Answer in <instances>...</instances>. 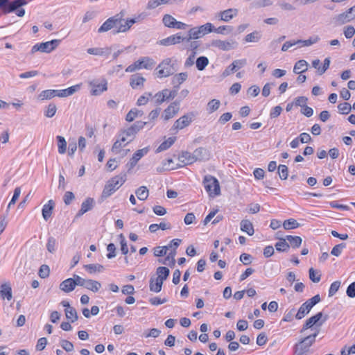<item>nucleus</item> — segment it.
<instances>
[{
    "label": "nucleus",
    "instance_id": "f257e3e1",
    "mask_svg": "<svg viewBox=\"0 0 355 355\" xmlns=\"http://www.w3.org/2000/svg\"><path fill=\"white\" fill-rule=\"evenodd\" d=\"M146 125V122L137 121L129 128L122 130L117 135L116 140L112 146V152L115 155L121 153L123 148L133 141L137 132Z\"/></svg>",
    "mask_w": 355,
    "mask_h": 355
},
{
    "label": "nucleus",
    "instance_id": "f03ea898",
    "mask_svg": "<svg viewBox=\"0 0 355 355\" xmlns=\"http://www.w3.org/2000/svg\"><path fill=\"white\" fill-rule=\"evenodd\" d=\"M27 4L26 0H1V12L4 14L14 12L19 17L25 15L23 6Z\"/></svg>",
    "mask_w": 355,
    "mask_h": 355
},
{
    "label": "nucleus",
    "instance_id": "7ed1b4c3",
    "mask_svg": "<svg viewBox=\"0 0 355 355\" xmlns=\"http://www.w3.org/2000/svg\"><path fill=\"white\" fill-rule=\"evenodd\" d=\"M127 175L125 172L110 178L105 184L102 192V197L107 198L117 191L126 181Z\"/></svg>",
    "mask_w": 355,
    "mask_h": 355
},
{
    "label": "nucleus",
    "instance_id": "20e7f679",
    "mask_svg": "<svg viewBox=\"0 0 355 355\" xmlns=\"http://www.w3.org/2000/svg\"><path fill=\"white\" fill-rule=\"evenodd\" d=\"M318 332L301 340L295 346L294 355H308L310 347L315 343Z\"/></svg>",
    "mask_w": 355,
    "mask_h": 355
},
{
    "label": "nucleus",
    "instance_id": "39448f33",
    "mask_svg": "<svg viewBox=\"0 0 355 355\" xmlns=\"http://www.w3.org/2000/svg\"><path fill=\"white\" fill-rule=\"evenodd\" d=\"M213 31L214 26L209 22L200 26L193 27L188 31L187 42H189L191 40L199 39L204 35L213 32Z\"/></svg>",
    "mask_w": 355,
    "mask_h": 355
},
{
    "label": "nucleus",
    "instance_id": "423d86ee",
    "mask_svg": "<svg viewBox=\"0 0 355 355\" xmlns=\"http://www.w3.org/2000/svg\"><path fill=\"white\" fill-rule=\"evenodd\" d=\"M203 185L206 191L210 197L219 196L220 193V188L218 180L214 176L207 175L204 177Z\"/></svg>",
    "mask_w": 355,
    "mask_h": 355
},
{
    "label": "nucleus",
    "instance_id": "0eeeda50",
    "mask_svg": "<svg viewBox=\"0 0 355 355\" xmlns=\"http://www.w3.org/2000/svg\"><path fill=\"white\" fill-rule=\"evenodd\" d=\"M155 64L153 59L149 57H142L134 63L128 66L125 69V72L132 73L137 70L142 69H151Z\"/></svg>",
    "mask_w": 355,
    "mask_h": 355
},
{
    "label": "nucleus",
    "instance_id": "6e6552de",
    "mask_svg": "<svg viewBox=\"0 0 355 355\" xmlns=\"http://www.w3.org/2000/svg\"><path fill=\"white\" fill-rule=\"evenodd\" d=\"M157 77L159 78L168 77L174 72L173 60L170 58L164 59L157 67Z\"/></svg>",
    "mask_w": 355,
    "mask_h": 355
},
{
    "label": "nucleus",
    "instance_id": "1a4fd4ad",
    "mask_svg": "<svg viewBox=\"0 0 355 355\" xmlns=\"http://www.w3.org/2000/svg\"><path fill=\"white\" fill-rule=\"evenodd\" d=\"M60 42L59 40H52L46 42L37 43L32 47L31 53H34L37 51L50 53L59 45Z\"/></svg>",
    "mask_w": 355,
    "mask_h": 355
},
{
    "label": "nucleus",
    "instance_id": "9d476101",
    "mask_svg": "<svg viewBox=\"0 0 355 355\" xmlns=\"http://www.w3.org/2000/svg\"><path fill=\"white\" fill-rule=\"evenodd\" d=\"M355 17V6L349 8L346 12L337 15L335 18L336 25L340 26L352 21Z\"/></svg>",
    "mask_w": 355,
    "mask_h": 355
},
{
    "label": "nucleus",
    "instance_id": "9b49d317",
    "mask_svg": "<svg viewBox=\"0 0 355 355\" xmlns=\"http://www.w3.org/2000/svg\"><path fill=\"white\" fill-rule=\"evenodd\" d=\"M181 239H173L167 247V250L169 251L168 255L165 259V261L163 262L164 264H166L167 262H172L173 263L175 262L174 257L176 254V249L178 248L180 244L181 243Z\"/></svg>",
    "mask_w": 355,
    "mask_h": 355
},
{
    "label": "nucleus",
    "instance_id": "f8f14e48",
    "mask_svg": "<svg viewBox=\"0 0 355 355\" xmlns=\"http://www.w3.org/2000/svg\"><path fill=\"white\" fill-rule=\"evenodd\" d=\"M176 94V90H170L168 89H164L156 93L154 96V98L155 99V103L159 105L162 104L166 100L174 98Z\"/></svg>",
    "mask_w": 355,
    "mask_h": 355
},
{
    "label": "nucleus",
    "instance_id": "ddd939ff",
    "mask_svg": "<svg viewBox=\"0 0 355 355\" xmlns=\"http://www.w3.org/2000/svg\"><path fill=\"white\" fill-rule=\"evenodd\" d=\"M193 113L183 115L174 122L173 128L174 130H182L187 127L193 121Z\"/></svg>",
    "mask_w": 355,
    "mask_h": 355
},
{
    "label": "nucleus",
    "instance_id": "4468645a",
    "mask_svg": "<svg viewBox=\"0 0 355 355\" xmlns=\"http://www.w3.org/2000/svg\"><path fill=\"white\" fill-rule=\"evenodd\" d=\"M119 23L117 26H116L114 33H125L128 31L131 26L137 21V19H122L121 18L118 17Z\"/></svg>",
    "mask_w": 355,
    "mask_h": 355
},
{
    "label": "nucleus",
    "instance_id": "2eb2a0df",
    "mask_svg": "<svg viewBox=\"0 0 355 355\" xmlns=\"http://www.w3.org/2000/svg\"><path fill=\"white\" fill-rule=\"evenodd\" d=\"M179 103L173 102L170 104L164 111L162 119L164 121H168L175 116L179 112Z\"/></svg>",
    "mask_w": 355,
    "mask_h": 355
},
{
    "label": "nucleus",
    "instance_id": "dca6fc26",
    "mask_svg": "<svg viewBox=\"0 0 355 355\" xmlns=\"http://www.w3.org/2000/svg\"><path fill=\"white\" fill-rule=\"evenodd\" d=\"M184 41L187 42V37H184L180 33H178L162 39L158 43L163 46H171L179 44Z\"/></svg>",
    "mask_w": 355,
    "mask_h": 355
},
{
    "label": "nucleus",
    "instance_id": "f3484780",
    "mask_svg": "<svg viewBox=\"0 0 355 355\" xmlns=\"http://www.w3.org/2000/svg\"><path fill=\"white\" fill-rule=\"evenodd\" d=\"M215 46L223 51H230L236 48L238 44L234 40H216L214 42Z\"/></svg>",
    "mask_w": 355,
    "mask_h": 355
},
{
    "label": "nucleus",
    "instance_id": "a211bd4d",
    "mask_svg": "<svg viewBox=\"0 0 355 355\" xmlns=\"http://www.w3.org/2000/svg\"><path fill=\"white\" fill-rule=\"evenodd\" d=\"M92 94L98 96L107 89V82L105 79L102 80L101 83L91 82Z\"/></svg>",
    "mask_w": 355,
    "mask_h": 355
},
{
    "label": "nucleus",
    "instance_id": "6ab92c4d",
    "mask_svg": "<svg viewBox=\"0 0 355 355\" xmlns=\"http://www.w3.org/2000/svg\"><path fill=\"white\" fill-rule=\"evenodd\" d=\"M119 23L118 16H114L108 18L98 28V33H104L111 30L113 28H116Z\"/></svg>",
    "mask_w": 355,
    "mask_h": 355
},
{
    "label": "nucleus",
    "instance_id": "aec40b11",
    "mask_svg": "<svg viewBox=\"0 0 355 355\" xmlns=\"http://www.w3.org/2000/svg\"><path fill=\"white\" fill-rule=\"evenodd\" d=\"M146 78L139 73L133 74L130 78V85L133 89H141L144 87Z\"/></svg>",
    "mask_w": 355,
    "mask_h": 355
},
{
    "label": "nucleus",
    "instance_id": "412c9836",
    "mask_svg": "<svg viewBox=\"0 0 355 355\" xmlns=\"http://www.w3.org/2000/svg\"><path fill=\"white\" fill-rule=\"evenodd\" d=\"M148 148L146 147L142 149H139L137 150L132 155V158L130 159L128 164L130 168H133L136 166L138 161L141 159L144 155H146L148 153Z\"/></svg>",
    "mask_w": 355,
    "mask_h": 355
},
{
    "label": "nucleus",
    "instance_id": "4be33fe9",
    "mask_svg": "<svg viewBox=\"0 0 355 355\" xmlns=\"http://www.w3.org/2000/svg\"><path fill=\"white\" fill-rule=\"evenodd\" d=\"M238 15L236 8H229L219 12L220 19L223 21H229Z\"/></svg>",
    "mask_w": 355,
    "mask_h": 355
},
{
    "label": "nucleus",
    "instance_id": "5701e85b",
    "mask_svg": "<svg viewBox=\"0 0 355 355\" xmlns=\"http://www.w3.org/2000/svg\"><path fill=\"white\" fill-rule=\"evenodd\" d=\"M193 153L196 162H204L208 160L209 158L207 150L204 148H196Z\"/></svg>",
    "mask_w": 355,
    "mask_h": 355
},
{
    "label": "nucleus",
    "instance_id": "b1692460",
    "mask_svg": "<svg viewBox=\"0 0 355 355\" xmlns=\"http://www.w3.org/2000/svg\"><path fill=\"white\" fill-rule=\"evenodd\" d=\"M322 313L319 312L315 315L309 318L304 324L302 331H304L306 329H308L311 327H312L313 325L316 324L322 318Z\"/></svg>",
    "mask_w": 355,
    "mask_h": 355
},
{
    "label": "nucleus",
    "instance_id": "393cba45",
    "mask_svg": "<svg viewBox=\"0 0 355 355\" xmlns=\"http://www.w3.org/2000/svg\"><path fill=\"white\" fill-rule=\"evenodd\" d=\"M75 283L73 278H68L60 283V289L65 293L71 292L75 288Z\"/></svg>",
    "mask_w": 355,
    "mask_h": 355
},
{
    "label": "nucleus",
    "instance_id": "a878e982",
    "mask_svg": "<svg viewBox=\"0 0 355 355\" xmlns=\"http://www.w3.org/2000/svg\"><path fill=\"white\" fill-rule=\"evenodd\" d=\"M178 159L183 165H189L196 162L193 153L189 152H182L180 155Z\"/></svg>",
    "mask_w": 355,
    "mask_h": 355
},
{
    "label": "nucleus",
    "instance_id": "bb28decb",
    "mask_svg": "<svg viewBox=\"0 0 355 355\" xmlns=\"http://www.w3.org/2000/svg\"><path fill=\"white\" fill-rule=\"evenodd\" d=\"M94 205V200L92 198H87L85 201H83L81 204L80 209L78 211V215L81 216L88 211L91 210Z\"/></svg>",
    "mask_w": 355,
    "mask_h": 355
},
{
    "label": "nucleus",
    "instance_id": "cd10ccee",
    "mask_svg": "<svg viewBox=\"0 0 355 355\" xmlns=\"http://www.w3.org/2000/svg\"><path fill=\"white\" fill-rule=\"evenodd\" d=\"M312 308L313 307L311 306V305L306 301L301 305V306L297 311L295 314V318L297 320H301L310 312Z\"/></svg>",
    "mask_w": 355,
    "mask_h": 355
},
{
    "label": "nucleus",
    "instance_id": "c85d7f7f",
    "mask_svg": "<svg viewBox=\"0 0 355 355\" xmlns=\"http://www.w3.org/2000/svg\"><path fill=\"white\" fill-rule=\"evenodd\" d=\"M84 288L94 293H97L101 288V284L96 280L87 279Z\"/></svg>",
    "mask_w": 355,
    "mask_h": 355
},
{
    "label": "nucleus",
    "instance_id": "c756f323",
    "mask_svg": "<svg viewBox=\"0 0 355 355\" xmlns=\"http://www.w3.org/2000/svg\"><path fill=\"white\" fill-rule=\"evenodd\" d=\"M54 207V202L52 200L48 201L42 207V216L45 220H47L51 216L52 210Z\"/></svg>",
    "mask_w": 355,
    "mask_h": 355
},
{
    "label": "nucleus",
    "instance_id": "7c9ffc66",
    "mask_svg": "<svg viewBox=\"0 0 355 355\" xmlns=\"http://www.w3.org/2000/svg\"><path fill=\"white\" fill-rule=\"evenodd\" d=\"M163 282L155 277H151L149 282V289L154 293H159L162 290Z\"/></svg>",
    "mask_w": 355,
    "mask_h": 355
},
{
    "label": "nucleus",
    "instance_id": "2f4dec72",
    "mask_svg": "<svg viewBox=\"0 0 355 355\" xmlns=\"http://www.w3.org/2000/svg\"><path fill=\"white\" fill-rule=\"evenodd\" d=\"M309 64L304 60L297 61L293 67V72L297 74L302 73L308 69Z\"/></svg>",
    "mask_w": 355,
    "mask_h": 355
},
{
    "label": "nucleus",
    "instance_id": "473e14b6",
    "mask_svg": "<svg viewBox=\"0 0 355 355\" xmlns=\"http://www.w3.org/2000/svg\"><path fill=\"white\" fill-rule=\"evenodd\" d=\"M240 225L241 231L246 232L249 236L254 234V230L252 223L249 220H242Z\"/></svg>",
    "mask_w": 355,
    "mask_h": 355
},
{
    "label": "nucleus",
    "instance_id": "72a5a7b5",
    "mask_svg": "<svg viewBox=\"0 0 355 355\" xmlns=\"http://www.w3.org/2000/svg\"><path fill=\"white\" fill-rule=\"evenodd\" d=\"M80 89V85H73L67 89H60V97H67L73 95Z\"/></svg>",
    "mask_w": 355,
    "mask_h": 355
},
{
    "label": "nucleus",
    "instance_id": "f704fd0d",
    "mask_svg": "<svg viewBox=\"0 0 355 355\" xmlns=\"http://www.w3.org/2000/svg\"><path fill=\"white\" fill-rule=\"evenodd\" d=\"M87 52L90 55H108L110 52V48H89L87 49Z\"/></svg>",
    "mask_w": 355,
    "mask_h": 355
},
{
    "label": "nucleus",
    "instance_id": "c9c22d12",
    "mask_svg": "<svg viewBox=\"0 0 355 355\" xmlns=\"http://www.w3.org/2000/svg\"><path fill=\"white\" fill-rule=\"evenodd\" d=\"M175 141V137H168L163 141L156 149V153H160L169 148Z\"/></svg>",
    "mask_w": 355,
    "mask_h": 355
},
{
    "label": "nucleus",
    "instance_id": "e433bc0d",
    "mask_svg": "<svg viewBox=\"0 0 355 355\" xmlns=\"http://www.w3.org/2000/svg\"><path fill=\"white\" fill-rule=\"evenodd\" d=\"M84 268L89 274L101 272L104 270V267L102 265L98 263L87 264L85 265Z\"/></svg>",
    "mask_w": 355,
    "mask_h": 355
},
{
    "label": "nucleus",
    "instance_id": "4c0bfd02",
    "mask_svg": "<svg viewBox=\"0 0 355 355\" xmlns=\"http://www.w3.org/2000/svg\"><path fill=\"white\" fill-rule=\"evenodd\" d=\"M58 141V151L60 154L63 155L67 150V141L64 137L58 135L56 137Z\"/></svg>",
    "mask_w": 355,
    "mask_h": 355
},
{
    "label": "nucleus",
    "instance_id": "58836bf2",
    "mask_svg": "<svg viewBox=\"0 0 355 355\" xmlns=\"http://www.w3.org/2000/svg\"><path fill=\"white\" fill-rule=\"evenodd\" d=\"M171 228V224L168 223H160L159 224H151L150 226H149V230L151 232H157L159 229H161L162 230H169Z\"/></svg>",
    "mask_w": 355,
    "mask_h": 355
},
{
    "label": "nucleus",
    "instance_id": "ea45409f",
    "mask_svg": "<svg viewBox=\"0 0 355 355\" xmlns=\"http://www.w3.org/2000/svg\"><path fill=\"white\" fill-rule=\"evenodd\" d=\"M157 277L155 278L160 279L164 282V281L167 279L169 275V269L164 266L159 267L157 269Z\"/></svg>",
    "mask_w": 355,
    "mask_h": 355
},
{
    "label": "nucleus",
    "instance_id": "a19ab883",
    "mask_svg": "<svg viewBox=\"0 0 355 355\" xmlns=\"http://www.w3.org/2000/svg\"><path fill=\"white\" fill-rule=\"evenodd\" d=\"M135 193L139 200H145L148 197V189L146 187L141 186L136 190Z\"/></svg>",
    "mask_w": 355,
    "mask_h": 355
},
{
    "label": "nucleus",
    "instance_id": "79ce46f5",
    "mask_svg": "<svg viewBox=\"0 0 355 355\" xmlns=\"http://www.w3.org/2000/svg\"><path fill=\"white\" fill-rule=\"evenodd\" d=\"M286 240L289 241L292 248H298L301 245L302 239L298 236L287 235Z\"/></svg>",
    "mask_w": 355,
    "mask_h": 355
},
{
    "label": "nucleus",
    "instance_id": "37998d69",
    "mask_svg": "<svg viewBox=\"0 0 355 355\" xmlns=\"http://www.w3.org/2000/svg\"><path fill=\"white\" fill-rule=\"evenodd\" d=\"M188 78V74L186 72L179 73L175 75L173 78V84L180 85L183 83Z\"/></svg>",
    "mask_w": 355,
    "mask_h": 355
},
{
    "label": "nucleus",
    "instance_id": "c03bdc74",
    "mask_svg": "<svg viewBox=\"0 0 355 355\" xmlns=\"http://www.w3.org/2000/svg\"><path fill=\"white\" fill-rule=\"evenodd\" d=\"M143 114V112L136 108L131 109L127 114L125 120L128 122H132L135 118L140 116Z\"/></svg>",
    "mask_w": 355,
    "mask_h": 355
},
{
    "label": "nucleus",
    "instance_id": "a18cd8bd",
    "mask_svg": "<svg viewBox=\"0 0 355 355\" xmlns=\"http://www.w3.org/2000/svg\"><path fill=\"white\" fill-rule=\"evenodd\" d=\"M283 227L286 230L296 229L300 227V223L295 219L290 218L284 220Z\"/></svg>",
    "mask_w": 355,
    "mask_h": 355
},
{
    "label": "nucleus",
    "instance_id": "49530a36",
    "mask_svg": "<svg viewBox=\"0 0 355 355\" xmlns=\"http://www.w3.org/2000/svg\"><path fill=\"white\" fill-rule=\"evenodd\" d=\"M1 297L10 301L12 297V289L7 284H1Z\"/></svg>",
    "mask_w": 355,
    "mask_h": 355
},
{
    "label": "nucleus",
    "instance_id": "de8ad7c7",
    "mask_svg": "<svg viewBox=\"0 0 355 355\" xmlns=\"http://www.w3.org/2000/svg\"><path fill=\"white\" fill-rule=\"evenodd\" d=\"M66 318L73 322L78 320V315L76 309L73 307L69 308V309H64Z\"/></svg>",
    "mask_w": 355,
    "mask_h": 355
},
{
    "label": "nucleus",
    "instance_id": "09e8293b",
    "mask_svg": "<svg viewBox=\"0 0 355 355\" xmlns=\"http://www.w3.org/2000/svg\"><path fill=\"white\" fill-rule=\"evenodd\" d=\"M220 105V102L218 99H212L207 103V110L209 113L216 111Z\"/></svg>",
    "mask_w": 355,
    "mask_h": 355
},
{
    "label": "nucleus",
    "instance_id": "8fccbe9b",
    "mask_svg": "<svg viewBox=\"0 0 355 355\" xmlns=\"http://www.w3.org/2000/svg\"><path fill=\"white\" fill-rule=\"evenodd\" d=\"M289 247V245L286 242V238L281 239L275 244V248L279 252H286L288 250Z\"/></svg>",
    "mask_w": 355,
    "mask_h": 355
},
{
    "label": "nucleus",
    "instance_id": "3c124183",
    "mask_svg": "<svg viewBox=\"0 0 355 355\" xmlns=\"http://www.w3.org/2000/svg\"><path fill=\"white\" fill-rule=\"evenodd\" d=\"M209 64V60L205 56H200L196 60V67L198 70L202 71Z\"/></svg>",
    "mask_w": 355,
    "mask_h": 355
},
{
    "label": "nucleus",
    "instance_id": "603ef678",
    "mask_svg": "<svg viewBox=\"0 0 355 355\" xmlns=\"http://www.w3.org/2000/svg\"><path fill=\"white\" fill-rule=\"evenodd\" d=\"M164 24L169 28H173L175 26L176 19L170 15H165L162 19Z\"/></svg>",
    "mask_w": 355,
    "mask_h": 355
},
{
    "label": "nucleus",
    "instance_id": "864d4df0",
    "mask_svg": "<svg viewBox=\"0 0 355 355\" xmlns=\"http://www.w3.org/2000/svg\"><path fill=\"white\" fill-rule=\"evenodd\" d=\"M56 111V105L54 103H50L48 105L46 110H44V115L47 118H51L55 114Z\"/></svg>",
    "mask_w": 355,
    "mask_h": 355
},
{
    "label": "nucleus",
    "instance_id": "5fc2aeb1",
    "mask_svg": "<svg viewBox=\"0 0 355 355\" xmlns=\"http://www.w3.org/2000/svg\"><path fill=\"white\" fill-rule=\"evenodd\" d=\"M261 39V34L254 31L245 36V40L246 42H257Z\"/></svg>",
    "mask_w": 355,
    "mask_h": 355
},
{
    "label": "nucleus",
    "instance_id": "6e6d98bb",
    "mask_svg": "<svg viewBox=\"0 0 355 355\" xmlns=\"http://www.w3.org/2000/svg\"><path fill=\"white\" fill-rule=\"evenodd\" d=\"M151 97L152 94L150 92H145L137 99V105L138 106H141L147 104Z\"/></svg>",
    "mask_w": 355,
    "mask_h": 355
},
{
    "label": "nucleus",
    "instance_id": "4d7b16f0",
    "mask_svg": "<svg viewBox=\"0 0 355 355\" xmlns=\"http://www.w3.org/2000/svg\"><path fill=\"white\" fill-rule=\"evenodd\" d=\"M296 313L297 312L295 308L287 309L284 313L282 320L284 322H291L294 318V315L295 316Z\"/></svg>",
    "mask_w": 355,
    "mask_h": 355
},
{
    "label": "nucleus",
    "instance_id": "13d9d810",
    "mask_svg": "<svg viewBox=\"0 0 355 355\" xmlns=\"http://www.w3.org/2000/svg\"><path fill=\"white\" fill-rule=\"evenodd\" d=\"M338 109L340 114H347L352 110V106L348 103H342L338 105Z\"/></svg>",
    "mask_w": 355,
    "mask_h": 355
},
{
    "label": "nucleus",
    "instance_id": "bf43d9fd",
    "mask_svg": "<svg viewBox=\"0 0 355 355\" xmlns=\"http://www.w3.org/2000/svg\"><path fill=\"white\" fill-rule=\"evenodd\" d=\"M53 98V97L52 95L51 89L43 90L37 96V98L40 101L50 100Z\"/></svg>",
    "mask_w": 355,
    "mask_h": 355
},
{
    "label": "nucleus",
    "instance_id": "052dcab7",
    "mask_svg": "<svg viewBox=\"0 0 355 355\" xmlns=\"http://www.w3.org/2000/svg\"><path fill=\"white\" fill-rule=\"evenodd\" d=\"M309 278L310 279L315 282H319L320 281L321 275L318 271L315 270L313 268L309 269Z\"/></svg>",
    "mask_w": 355,
    "mask_h": 355
},
{
    "label": "nucleus",
    "instance_id": "680f3d73",
    "mask_svg": "<svg viewBox=\"0 0 355 355\" xmlns=\"http://www.w3.org/2000/svg\"><path fill=\"white\" fill-rule=\"evenodd\" d=\"M232 64L233 66H235L234 68L236 71L247 64V60L245 58L235 60L232 62Z\"/></svg>",
    "mask_w": 355,
    "mask_h": 355
},
{
    "label": "nucleus",
    "instance_id": "e2e57ef3",
    "mask_svg": "<svg viewBox=\"0 0 355 355\" xmlns=\"http://www.w3.org/2000/svg\"><path fill=\"white\" fill-rule=\"evenodd\" d=\"M340 286V282L339 281H335L334 282L329 289V297L334 296L336 293L338 291L339 288Z\"/></svg>",
    "mask_w": 355,
    "mask_h": 355
},
{
    "label": "nucleus",
    "instance_id": "0e129e2a",
    "mask_svg": "<svg viewBox=\"0 0 355 355\" xmlns=\"http://www.w3.org/2000/svg\"><path fill=\"white\" fill-rule=\"evenodd\" d=\"M46 248H47L48 251L51 253H53L55 251L56 240L53 237H49L48 239Z\"/></svg>",
    "mask_w": 355,
    "mask_h": 355
},
{
    "label": "nucleus",
    "instance_id": "69168bd1",
    "mask_svg": "<svg viewBox=\"0 0 355 355\" xmlns=\"http://www.w3.org/2000/svg\"><path fill=\"white\" fill-rule=\"evenodd\" d=\"M278 173L282 180H286L288 178V167L286 165H279L278 167Z\"/></svg>",
    "mask_w": 355,
    "mask_h": 355
},
{
    "label": "nucleus",
    "instance_id": "338daca9",
    "mask_svg": "<svg viewBox=\"0 0 355 355\" xmlns=\"http://www.w3.org/2000/svg\"><path fill=\"white\" fill-rule=\"evenodd\" d=\"M167 252V247L166 245L158 246L154 248V255L155 257H162L166 254Z\"/></svg>",
    "mask_w": 355,
    "mask_h": 355
},
{
    "label": "nucleus",
    "instance_id": "774afa93",
    "mask_svg": "<svg viewBox=\"0 0 355 355\" xmlns=\"http://www.w3.org/2000/svg\"><path fill=\"white\" fill-rule=\"evenodd\" d=\"M345 247H346L345 243H340V244L336 245L333 248L331 253V254H333L336 257H338L341 254L344 248H345Z\"/></svg>",
    "mask_w": 355,
    "mask_h": 355
}]
</instances>
